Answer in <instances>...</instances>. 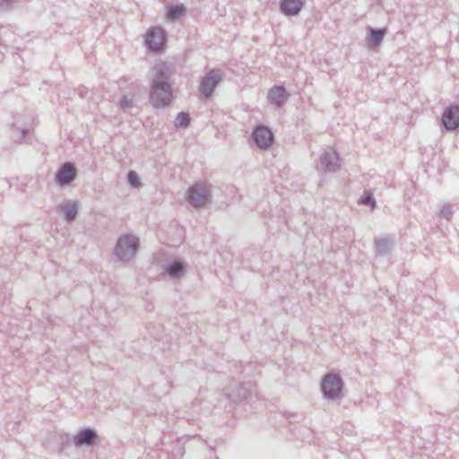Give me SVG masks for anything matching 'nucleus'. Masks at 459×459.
Returning <instances> with one entry per match:
<instances>
[{"label":"nucleus","instance_id":"9d476101","mask_svg":"<svg viewBox=\"0 0 459 459\" xmlns=\"http://www.w3.org/2000/svg\"><path fill=\"white\" fill-rule=\"evenodd\" d=\"M302 4V0H282L281 10L287 15H295L300 11Z\"/></svg>","mask_w":459,"mask_h":459},{"label":"nucleus","instance_id":"f257e3e1","mask_svg":"<svg viewBox=\"0 0 459 459\" xmlns=\"http://www.w3.org/2000/svg\"><path fill=\"white\" fill-rule=\"evenodd\" d=\"M172 93L170 86L166 82L155 83L151 92V101L153 106L161 108L170 102Z\"/></svg>","mask_w":459,"mask_h":459},{"label":"nucleus","instance_id":"0eeeda50","mask_svg":"<svg viewBox=\"0 0 459 459\" xmlns=\"http://www.w3.org/2000/svg\"><path fill=\"white\" fill-rule=\"evenodd\" d=\"M221 80V76L214 71L210 72L202 81L200 85L201 92L208 98L211 96L213 89Z\"/></svg>","mask_w":459,"mask_h":459},{"label":"nucleus","instance_id":"ddd939ff","mask_svg":"<svg viewBox=\"0 0 459 459\" xmlns=\"http://www.w3.org/2000/svg\"><path fill=\"white\" fill-rule=\"evenodd\" d=\"M385 34V30H370V37H369V44L372 47L377 46L383 39L384 36Z\"/></svg>","mask_w":459,"mask_h":459},{"label":"nucleus","instance_id":"6e6552de","mask_svg":"<svg viewBox=\"0 0 459 459\" xmlns=\"http://www.w3.org/2000/svg\"><path fill=\"white\" fill-rule=\"evenodd\" d=\"M446 128L454 130L459 126V107H451L447 108L442 118Z\"/></svg>","mask_w":459,"mask_h":459},{"label":"nucleus","instance_id":"9b49d317","mask_svg":"<svg viewBox=\"0 0 459 459\" xmlns=\"http://www.w3.org/2000/svg\"><path fill=\"white\" fill-rule=\"evenodd\" d=\"M270 101L277 106H281L286 100L285 89L282 87H274L269 92Z\"/></svg>","mask_w":459,"mask_h":459},{"label":"nucleus","instance_id":"a211bd4d","mask_svg":"<svg viewBox=\"0 0 459 459\" xmlns=\"http://www.w3.org/2000/svg\"><path fill=\"white\" fill-rule=\"evenodd\" d=\"M128 181L134 187H137L141 185L140 179L134 171L128 173Z\"/></svg>","mask_w":459,"mask_h":459},{"label":"nucleus","instance_id":"aec40b11","mask_svg":"<svg viewBox=\"0 0 459 459\" xmlns=\"http://www.w3.org/2000/svg\"><path fill=\"white\" fill-rule=\"evenodd\" d=\"M121 105H122V106H124V107H126V106H127V104H126V103H124V101L121 103Z\"/></svg>","mask_w":459,"mask_h":459},{"label":"nucleus","instance_id":"7ed1b4c3","mask_svg":"<svg viewBox=\"0 0 459 459\" xmlns=\"http://www.w3.org/2000/svg\"><path fill=\"white\" fill-rule=\"evenodd\" d=\"M209 196V190L204 184H195L188 190V201L195 207L203 206L206 204Z\"/></svg>","mask_w":459,"mask_h":459},{"label":"nucleus","instance_id":"f3484780","mask_svg":"<svg viewBox=\"0 0 459 459\" xmlns=\"http://www.w3.org/2000/svg\"><path fill=\"white\" fill-rule=\"evenodd\" d=\"M183 269L180 263H174L168 268V273L171 276H177Z\"/></svg>","mask_w":459,"mask_h":459},{"label":"nucleus","instance_id":"423d86ee","mask_svg":"<svg viewBox=\"0 0 459 459\" xmlns=\"http://www.w3.org/2000/svg\"><path fill=\"white\" fill-rule=\"evenodd\" d=\"M253 137L255 143L262 149L268 148L273 143V134L264 126L256 127L253 133Z\"/></svg>","mask_w":459,"mask_h":459},{"label":"nucleus","instance_id":"f8f14e48","mask_svg":"<svg viewBox=\"0 0 459 459\" xmlns=\"http://www.w3.org/2000/svg\"><path fill=\"white\" fill-rule=\"evenodd\" d=\"M96 434L91 429H84L74 437L76 446L90 445L95 438Z\"/></svg>","mask_w":459,"mask_h":459},{"label":"nucleus","instance_id":"4468645a","mask_svg":"<svg viewBox=\"0 0 459 459\" xmlns=\"http://www.w3.org/2000/svg\"><path fill=\"white\" fill-rule=\"evenodd\" d=\"M61 209L65 212L67 221L74 220L77 214V206L75 204H65L62 205Z\"/></svg>","mask_w":459,"mask_h":459},{"label":"nucleus","instance_id":"dca6fc26","mask_svg":"<svg viewBox=\"0 0 459 459\" xmlns=\"http://www.w3.org/2000/svg\"><path fill=\"white\" fill-rule=\"evenodd\" d=\"M189 116L186 113H180L176 118L177 126H186L189 123Z\"/></svg>","mask_w":459,"mask_h":459},{"label":"nucleus","instance_id":"6ab92c4d","mask_svg":"<svg viewBox=\"0 0 459 459\" xmlns=\"http://www.w3.org/2000/svg\"><path fill=\"white\" fill-rule=\"evenodd\" d=\"M363 204H369L371 205L372 207L375 206V201L374 199L371 197V196H368L364 201H363Z\"/></svg>","mask_w":459,"mask_h":459},{"label":"nucleus","instance_id":"2eb2a0df","mask_svg":"<svg viewBox=\"0 0 459 459\" xmlns=\"http://www.w3.org/2000/svg\"><path fill=\"white\" fill-rule=\"evenodd\" d=\"M185 13V8L182 4L171 6L169 9L168 12V19L174 21L176 19H178Z\"/></svg>","mask_w":459,"mask_h":459},{"label":"nucleus","instance_id":"39448f33","mask_svg":"<svg viewBox=\"0 0 459 459\" xmlns=\"http://www.w3.org/2000/svg\"><path fill=\"white\" fill-rule=\"evenodd\" d=\"M166 42L165 32L160 28H152L146 34V44L150 48L160 49Z\"/></svg>","mask_w":459,"mask_h":459},{"label":"nucleus","instance_id":"f03ea898","mask_svg":"<svg viewBox=\"0 0 459 459\" xmlns=\"http://www.w3.org/2000/svg\"><path fill=\"white\" fill-rule=\"evenodd\" d=\"M138 247V239L130 235L121 237L117 245V254L122 260L128 259L133 255Z\"/></svg>","mask_w":459,"mask_h":459},{"label":"nucleus","instance_id":"1a4fd4ad","mask_svg":"<svg viewBox=\"0 0 459 459\" xmlns=\"http://www.w3.org/2000/svg\"><path fill=\"white\" fill-rule=\"evenodd\" d=\"M75 175L74 167L71 163H65L57 172L56 179L59 185H66L75 178Z\"/></svg>","mask_w":459,"mask_h":459},{"label":"nucleus","instance_id":"20e7f679","mask_svg":"<svg viewBox=\"0 0 459 459\" xmlns=\"http://www.w3.org/2000/svg\"><path fill=\"white\" fill-rule=\"evenodd\" d=\"M322 390L325 395L333 399L339 396L342 391V381L336 375H327L325 377L322 384Z\"/></svg>","mask_w":459,"mask_h":459}]
</instances>
